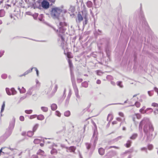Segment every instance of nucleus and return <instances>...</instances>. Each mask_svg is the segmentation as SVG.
Returning <instances> with one entry per match:
<instances>
[{
	"instance_id": "nucleus-8",
	"label": "nucleus",
	"mask_w": 158,
	"mask_h": 158,
	"mask_svg": "<svg viewBox=\"0 0 158 158\" xmlns=\"http://www.w3.org/2000/svg\"><path fill=\"white\" fill-rule=\"evenodd\" d=\"M41 6L43 8L47 9L49 7V2L46 0H43L41 2Z\"/></svg>"
},
{
	"instance_id": "nucleus-50",
	"label": "nucleus",
	"mask_w": 158,
	"mask_h": 158,
	"mask_svg": "<svg viewBox=\"0 0 158 158\" xmlns=\"http://www.w3.org/2000/svg\"><path fill=\"white\" fill-rule=\"evenodd\" d=\"M22 89H21V90H20V93L23 94L26 91V89L23 88V87H22Z\"/></svg>"
},
{
	"instance_id": "nucleus-56",
	"label": "nucleus",
	"mask_w": 158,
	"mask_h": 158,
	"mask_svg": "<svg viewBox=\"0 0 158 158\" xmlns=\"http://www.w3.org/2000/svg\"><path fill=\"white\" fill-rule=\"evenodd\" d=\"M98 138L97 136H96L94 139V144L95 145L97 143V141L98 140Z\"/></svg>"
},
{
	"instance_id": "nucleus-32",
	"label": "nucleus",
	"mask_w": 158,
	"mask_h": 158,
	"mask_svg": "<svg viewBox=\"0 0 158 158\" xmlns=\"http://www.w3.org/2000/svg\"><path fill=\"white\" fill-rule=\"evenodd\" d=\"M64 115L65 116L69 117L70 115V112L69 110H67L64 112Z\"/></svg>"
},
{
	"instance_id": "nucleus-41",
	"label": "nucleus",
	"mask_w": 158,
	"mask_h": 158,
	"mask_svg": "<svg viewBox=\"0 0 158 158\" xmlns=\"http://www.w3.org/2000/svg\"><path fill=\"white\" fill-rule=\"evenodd\" d=\"M65 128V127H63V129H62L56 132V133L57 134H61L63 131H65V128Z\"/></svg>"
},
{
	"instance_id": "nucleus-29",
	"label": "nucleus",
	"mask_w": 158,
	"mask_h": 158,
	"mask_svg": "<svg viewBox=\"0 0 158 158\" xmlns=\"http://www.w3.org/2000/svg\"><path fill=\"white\" fill-rule=\"evenodd\" d=\"M105 51L107 56L109 58L110 56V52L109 48H106L105 49Z\"/></svg>"
},
{
	"instance_id": "nucleus-24",
	"label": "nucleus",
	"mask_w": 158,
	"mask_h": 158,
	"mask_svg": "<svg viewBox=\"0 0 158 158\" xmlns=\"http://www.w3.org/2000/svg\"><path fill=\"white\" fill-rule=\"evenodd\" d=\"M51 109L52 110H55L57 108V106L55 103H53L51 106Z\"/></svg>"
},
{
	"instance_id": "nucleus-13",
	"label": "nucleus",
	"mask_w": 158,
	"mask_h": 158,
	"mask_svg": "<svg viewBox=\"0 0 158 158\" xmlns=\"http://www.w3.org/2000/svg\"><path fill=\"white\" fill-rule=\"evenodd\" d=\"M64 53L68 58H72L73 57L72 53L70 52H65V51H64Z\"/></svg>"
},
{
	"instance_id": "nucleus-4",
	"label": "nucleus",
	"mask_w": 158,
	"mask_h": 158,
	"mask_svg": "<svg viewBox=\"0 0 158 158\" xmlns=\"http://www.w3.org/2000/svg\"><path fill=\"white\" fill-rule=\"evenodd\" d=\"M83 17L80 12H79L77 16V18L76 19V21L77 23H80L83 20L84 18V20L83 22V26H85L87 23L88 14L86 13L83 14Z\"/></svg>"
},
{
	"instance_id": "nucleus-39",
	"label": "nucleus",
	"mask_w": 158,
	"mask_h": 158,
	"mask_svg": "<svg viewBox=\"0 0 158 158\" xmlns=\"http://www.w3.org/2000/svg\"><path fill=\"white\" fill-rule=\"evenodd\" d=\"M39 125L38 124H36L33 127V131L35 132L37 130L38 127Z\"/></svg>"
},
{
	"instance_id": "nucleus-49",
	"label": "nucleus",
	"mask_w": 158,
	"mask_h": 158,
	"mask_svg": "<svg viewBox=\"0 0 158 158\" xmlns=\"http://www.w3.org/2000/svg\"><path fill=\"white\" fill-rule=\"evenodd\" d=\"M7 75L6 74H3L2 75L1 77L3 79H5L7 78Z\"/></svg>"
},
{
	"instance_id": "nucleus-38",
	"label": "nucleus",
	"mask_w": 158,
	"mask_h": 158,
	"mask_svg": "<svg viewBox=\"0 0 158 158\" xmlns=\"http://www.w3.org/2000/svg\"><path fill=\"white\" fill-rule=\"evenodd\" d=\"M41 109L43 111L46 112L48 111V109L47 107L42 106L41 108Z\"/></svg>"
},
{
	"instance_id": "nucleus-7",
	"label": "nucleus",
	"mask_w": 158,
	"mask_h": 158,
	"mask_svg": "<svg viewBox=\"0 0 158 158\" xmlns=\"http://www.w3.org/2000/svg\"><path fill=\"white\" fill-rule=\"evenodd\" d=\"M15 123V118L14 117L13 118L12 120L10 122L9 126L7 128L9 130H11L12 131L13 129Z\"/></svg>"
},
{
	"instance_id": "nucleus-47",
	"label": "nucleus",
	"mask_w": 158,
	"mask_h": 158,
	"mask_svg": "<svg viewBox=\"0 0 158 158\" xmlns=\"http://www.w3.org/2000/svg\"><path fill=\"white\" fill-rule=\"evenodd\" d=\"M32 110H26L25 111V112L27 114H30L32 113Z\"/></svg>"
},
{
	"instance_id": "nucleus-54",
	"label": "nucleus",
	"mask_w": 158,
	"mask_h": 158,
	"mask_svg": "<svg viewBox=\"0 0 158 158\" xmlns=\"http://www.w3.org/2000/svg\"><path fill=\"white\" fill-rule=\"evenodd\" d=\"M153 147V146L152 144H149L148 145V148L149 150H151Z\"/></svg>"
},
{
	"instance_id": "nucleus-36",
	"label": "nucleus",
	"mask_w": 158,
	"mask_h": 158,
	"mask_svg": "<svg viewBox=\"0 0 158 158\" xmlns=\"http://www.w3.org/2000/svg\"><path fill=\"white\" fill-rule=\"evenodd\" d=\"M44 153V151L40 149L38 151L37 153V154L40 155H43Z\"/></svg>"
},
{
	"instance_id": "nucleus-45",
	"label": "nucleus",
	"mask_w": 158,
	"mask_h": 158,
	"mask_svg": "<svg viewBox=\"0 0 158 158\" xmlns=\"http://www.w3.org/2000/svg\"><path fill=\"white\" fill-rule=\"evenodd\" d=\"M32 69L33 68H31L25 72V73L26 75H27L28 73H31L32 71Z\"/></svg>"
},
{
	"instance_id": "nucleus-10",
	"label": "nucleus",
	"mask_w": 158,
	"mask_h": 158,
	"mask_svg": "<svg viewBox=\"0 0 158 158\" xmlns=\"http://www.w3.org/2000/svg\"><path fill=\"white\" fill-rule=\"evenodd\" d=\"M36 89V86L35 85L31 88H30L27 91V92L26 94L27 95H31L32 94V92L35 91Z\"/></svg>"
},
{
	"instance_id": "nucleus-11",
	"label": "nucleus",
	"mask_w": 158,
	"mask_h": 158,
	"mask_svg": "<svg viewBox=\"0 0 158 158\" xmlns=\"http://www.w3.org/2000/svg\"><path fill=\"white\" fill-rule=\"evenodd\" d=\"M12 131L11 130L7 129L4 135V136L6 138H7L10 135Z\"/></svg>"
},
{
	"instance_id": "nucleus-1",
	"label": "nucleus",
	"mask_w": 158,
	"mask_h": 158,
	"mask_svg": "<svg viewBox=\"0 0 158 158\" xmlns=\"http://www.w3.org/2000/svg\"><path fill=\"white\" fill-rule=\"evenodd\" d=\"M62 10L60 7H55L52 8L51 14L52 17L54 19H57L59 21H62V18L64 17L62 13Z\"/></svg>"
},
{
	"instance_id": "nucleus-3",
	"label": "nucleus",
	"mask_w": 158,
	"mask_h": 158,
	"mask_svg": "<svg viewBox=\"0 0 158 158\" xmlns=\"http://www.w3.org/2000/svg\"><path fill=\"white\" fill-rule=\"evenodd\" d=\"M140 19L142 21V27L143 28L145 29V30L150 29V27L149 26L147 21L146 20L145 18L144 17V16L143 14V11L142 10V4H140Z\"/></svg>"
},
{
	"instance_id": "nucleus-15",
	"label": "nucleus",
	"mask_w": 158,
	"mask_h": 158,
	"mask_svg": "<svg viewBox=\"0 0 158 158\" xmlns=\"http://www.w3.org/2000/svg\"><path fill=\"white\" fill-rule=\"evenodd\" d=\"M146 114H149L153 112V110L151 108H148L146 109Z\"/></svg>"
},
{
	"instance_id": "nucleus-51",
	"label": "nucleus",
	"mask_w": 158,
	"mask_h": 158,
	"mask_svg": "<svg viewBox=\"0 0 158 158\" xmlns=\"http://www.w3.org/2000/svg\"><path fill=\"white\" fill-rule=\"evenodd\" d=\"M92 122L94 127L95 128L94 130H95V131H97V126L96 123L93 121H92Z\"/></svg>"
},
{
	"instance_id": "nucleus-27",
	"label": "nucleus",
	"mask_w": 158,
	"mask_h": 158,
	"mask_svg": "<svg viewBox=\"0 0 158 158\" xmlns=\"http://www.w3.org/2000/svg\"><path fill=\"white\" fill-rule=\"evenodd\" d=\"M44 118V116L42 114H40L37 116V119L39 120H42Z\"/></svg>"
},
{
	"instance_id": "nucleus-52",
	"label": "nucleus",
	"mask_w": 158,
	"mask_h": 158,
	"mask_svg": "<svg viewBox=\"0 0 158 158\" xmlns=\"http://www.w3.org/2000/svg\"><path fill=\"white\" fill-rule=\"evenodd\" d=\"M4 11L3 10H0V17H2L4 16Z\"/></svg>"
},
{
	"instance_id": "nucleus-19",
	"label": "nucleus",
	"mask_w": 158,
	"mask_h": 158,
	"mask_svg": "<svg viewBox=\"0 0 158 158\" xmlns=\"http://www.w3.org/2000/svg\"><path fill=\"white\" fill-rule=\"evenodd\" d=\"M71 152H74L76 149V147L74 146H71L69 147L68 149Z\"/></svg>"
},
{
	"instance_id": "nucleus-33",
	"label": "nucleus",
	"mask_w": 158,
	"mask_h": 158,
	"mask_svg": "<svg viewBox=\"0 0 158 158\" xmlns=\"http://www.w3.org/2000/svg\"><path fill=\"white\" fill-rule=\"evenodd\" d=\"M117 85L121 88L123 87V85H122V82L121 81H117Z\"/></svg>"
},
{
	"instance_id": "nucleus-53",
	"label": "nucleus",
	"mask_w": 158,
	"mask_h": 158,
	"mask_svg": "<svg viewBox=\"0 0 158 158\" xmlns=\"http://www.w3.org/2000/svg\"><path fill=\"white\" fill-rule=\"evenodd\" d=\"M56 114L57 116H58V117H60V115H61V114L60 113V112L58 111V110H56Z\"/></svg>"
},
{
	"instance_id": "nucleus-28",
	"label": "nucleus",
	"mask_w": 158,
	"mask_h": 158,
	"mask_svg": "<svg viewBox=\"0 0 158 158\" xmlns=\"http://www.w3.org/2000/svg\"><path fill=\"white\" fill-rule=\"evenodd\" d=\"M57 153V151L56 149L53 148L51 151V153L52 155L56 154Z\"/></svg>"
},
{
	"instance_id": "nucleus-23",
	"label": "nucleus",
	"mask_w": 158,
	"mask_h": 158,
	"mask_svg": "<svg viewBox=\"0 0 158 158\" xmlns=\"http://www.w3.org/2000/svg\"><path fill=\"white\" fill-rule=\"evenodd\" d=\"M34 134V132L33 131H29L27 132V135L29 137H31Z\"/></svg>"
},
{
	"instance_id": "nucleus-17",
	"label": "nucleus",
	"mask_w": 158,
	"mask_h": 158,
	"mask_svg": "<svg viewBox=\"0 0 158 158\" xmlns=\"http://www.w3.org/2000/svg\"><path fill=\"white\" fill-rule=\"evenodd\" d=\"M75 86L76 87V88H74V92L75 93V94L77 98H80V96L78 94V90L77 88V87L76 85H75Z\"/></svg>"
},
{
	"instance_id": "nucleus-42",
	"label": "nucleus",
	"mask_w": 158,
	"mask_h": 158,
	"mask_svg": "<svg viewBox=\"0 0 158 158\" xmlns=\"http://www.w3.org/2000/svg\"><path fill=\"white\" fill-rule=\"evenodd\" d=\"M156 39V38H155V37L154 36H152V35H149V36H148V38H147V40H152L155 39Z\"/></svg>"
},
{
	"instance_id": "nucleus-60",
	"label": "nucleus",
	"mask_w": 158,
	"mask_h": 158,
	"mask_svg": "<svg viewBox=\"0 0 158 158\" xmlns=\"http://www.w3.org/2000/svg\"><path fill=\"white\" fill-rule=\"evenodd\" d=\"M64 50V51H65V52H69V48H68V46H66L64 48V49H63Z\"/></svg>"
},
{
	"instance_id": "nucleus-5",
	"label": "nucleus",
	"mask_w": 158,
	"mask_h": 158,
	"mask_svg": "<svg viewBox=\"0 0 158 158\" xmlns=\"http://www.w3.org/2000/svg\"><path fill=\"white\" fill-rule=\"evenodd\" d=\"M63 20L60 21L59 23V32L62 34L64 33L66 30V27L67 26V23L65 22V18L64 17L62 18Z\"/></svg>"
},
{
	"instance_id": "nucleus-48",
	"label": "nucleus",
	"mask_w": 158,
	"mask_h": 158,
	"mask_svg": "<svg viewBox=\"0 0 158 158\" xmlns=\"http://www.w3.org/2000/svg\"><path fill=\"white\" fill-rule=\"evenodd\" d=\"M117 104H119V105H123L124 103H111L109 104H108L105 107H106L109 106L113 105H117Z\"/></svg>"
},
{
	"instance_id": "nucleus-6",
	"label": "nucleus",
	"mask_w": 158,
	"mask_h": 158,
	"mask_svg": "<svg viewBox=\"0 0 158 158\" xmlns=\"http://www.w3.org/2000/svg\"><path fill=\"white\" fill-rule=\"evenodd\" d=\"M137 56H138V52H137L133 51V57L134 58L133 61L134 62V64L133 66V68L135 69H136L138 65L137 63Z\"/></svg>"
},
{
	"instance_id": "nucleus-37",
	"label": "nucleus",
	"mask_w": 158,
	"mask_h": 158,
	"mask_svg": "<svg viewBox=\"0 0 158 158\" xmlns=\"http://www.w3.org/2000/svg\"><path fill=\"white\" fill-rule=\"evenodd\" d=\"M85 144V146H86L87 149L88 150L91 148V145L90 143H86Z\"/></svg>"
},
{
	"instance_id": "nucleus-30",
	"label": "nucleus",
	"mask_w": 158,
	"mask_h": 158,
	"mask_svg": "<svg viewBox=\"0 0 158 158\" xmlns=\"http://www.w3.org/2000/svg\"><path fill=\"white\" fill-rule=\"evenodd\" d=\"M31 98L33 100L36 101L38 98L37 94H35L32 95L31 96Z\"/></svg>"
},
{
	"instance_id": "nucleus-58",
	"label": "nucleus",
	"mask_w": 158,
	"mask_h": 158,
	"mask_svg": "<svg viewBox=\"0 0 158 158\" xmlns=\"http://www.w3.org/2000/svg\"><path fill=\"white\" fill-rule=\"evenodd\" d=\"M43 15L41 14L40 15V16L39 17L38 19L40 21H43Z\"/></svg>"
},
{
	"instance_id": "nucleus-12",
	"label": "nucleus",
	"mask_w": 158,
	"mask_h": 158,
	"mask_svg": "<svg viewBox=\"0 0 158 158\" xmlns=\"http://www.w3.org/2000/svg\"><path fill=\"white\" fill-rule=\"evenodd\" d=\"M70 74L71 79L72 82L73 86L74 85V83H75V79L74 75L73 73L72 72V71H70Z\"/></svg>"
},
{
	"instance_id": "nucleus-61",
	"label": "nucleus",
	"mask_w": 158,
	"mask_h": 158,
	"mask_svg": "<svg viewBox=\"0 0 158 158\" xmlns=\"http://www.w3.org/2000/svg\"><path fill=\"white\" fill-rule=\"evenodd\" d=\"M141 151H145V152H146V153H147V149L146 148H145V147L142 148H141Z\"/></svg>"
},
{
	"instance_id": "nucleus-26",
	"label": "nucleus",
	"mask_w": 158,
	"mask_h": 158,
	"mask_svg": "<svg viewBox=\"0 0 158 158\" xmlns=\"http://www.w3.org/2000/svg\"><path fill=\"white\" fill-rule=\"evenodd\" d=\"M81 85L83 87L87 88L88 87V83L87 81H85L81 83Z\"/></svg>"
},
{
	"instance_id": "nucleus-64",
	"label": "nucleus",
	"mask_w": 158,
	"mask_h": 158,
	"mask_svg": "<svg viewBox=\"0 0 158 158\" xmlns=\"http://www.w3.org/2000/svg\"><path fill=\"white\" fill-rule=\"evenodd\" d=\"M153 112L155 115H156L158 114V109H156Z\"/></svg>"
},
{
	"instance_id": "nucleus-59",
	"label": "nucleus",
	"mask_w": 158,
	"mask_h": 158,
	"mask_svg": "<svg viewBox=\"0 0 158 158\" xmlns=\"http://www.w3.org/2000/svg\"><path fill=\"white\" fill-rule=\"evenodd\" d=\"M58 88L57 85H56L54 87V88L53 89V92L54 93H55L57 91V89Z\"/></svg>"
},
{
	"instance_id": "nucleus-34",
	"label": "nucleus",
	"mask_w": 158,
	"mask_h": 158,
	"mask_svg": "<svg viewBox=\"0 0 158 158\" xmlns=\"http://www.w3.org/2000/svg\"><path fill=\"white\" fill-rule=\"evenodd\" d=\"M41 142L40 139H35L34 140L33 142L34 143L36 144H38L40 143Z\"/></svg>"
},
{
	"instance_id": "nucleus-18",
	"label": "nucleus",
	"mask_w": 158,
	"mask_h": 158,
	"mask_svg": "<svg viewBox=\"0 0 158 158\" xmlns=\"http://www.w3.org/2000/svg\"><path fill=\"white\" fill-rule=\"evenodd\" d=\"M136 119H138V113L135 114V115H133L132 117L133 120L134 122L135 125H136L135 123L136 122Z\"/></svg>"
},
{
	"instance_id": "nucleus-21",
	"label": "nucleus",
	"mask_w": 158,
	"mask_h": 158,
	"mask_svg": "<svg viewBox=\"0 0 158 158\" xmlns=\"http://www.w3.org/2000/svg\"><path fill=\"white\" fill-rule=\"evenodd\" d=\"M131 141L130 140H128L127 143L125 144L124 145L127 148H129L131 146Z\"/></svg>"
},
{
	"instance_id": "nucleus-40",
	"label": "nucleus",
	"mask_w": 158,
	"mask_h": 158,
	"mask_svg": "<svg viewBox=\"0 0 158 158\" xmlns=\"http://www.w3.org/2000/svg\"><path fill=\"white\" fill-rule=\"evenodd\" d=\"M6 90L7 94L9 95H10L12 94L10 90L8 88H6Z\"/></svg>"
},
{
	"instance_id": "nucleus-9",
	"label": "nucleus",
	"mask_w": 158,
	"mask_h": 158,
	"mask_svg": "<svg viewBox=\"0 0 158 158\" xmlns=\"http://www.w3.org/2000/svg\"><path fill=\"white\" fill-rule=\"evenodd\" d=\"M58 42L59 44H60V46L62 49H64V48L66 46H68V44L65 40H58Z\"/></svg>"
},
{
	"instance_id": "nucleus-20",
	"label": "nucleus",
	"mask_w": 158,
	"mask_h": 158,
	"mask_svg": "<svg viewBox=\"0 0 158 158\" xmlns=\"http://www.w3.org/2000/svg\"><path fill=\"white\" fill-rule=\"evenodd\" d=\"M146 107L145 106H143L142 108L140 109L139 110V111L141 114H144L146 113Z\"/></svg>"
},
{
	"instance_id": "nucleus-35",
	"label": "nucleus",
	"mask_w": 158,
	"mask_h": 158,
	"mask_svg": "<svg viewBox=\"0 0 158 158\" xmlns=\"http://www.w3.org/2000/svg\"><path fill=\"white\" fill-rule=\"evenodd\" d=\"M12 95H15L17 93L15 89L14 88H12L10 89Z\"/></svg>"
},
{
	"instance_id": "nucleus-44",
	"label": "nucleus",
	"mask_w": 158,
	"mask_h": 158,
	"mask_svg": "<svg viewBox=\"0 0 158 158\" xmlns=\"http://www.w3.org/2000/svg\"><path fill=\"white\" fill-rule=\"evenodd\" d=\"M27 97V95H25V96H23L22 97H21L20 98V99L18 102V103H20L22 100H24V99L26 98Z\"/></svg>"
},
{
	"instance_id": "nucleus-57",
	"label": "nucleus",
	"mask_w": 158,
	"mask_h": 158,
	"mask_svg": "<svg viewBox=\"0 0 158 158\" xmlns=\"http://www.w3.org/2000/svg\"><path fill=\"white\" fill-rule=\"evenodd\" d=\"M152 106H154V107H158V104L157 103L153 102L152 103Z\"/></svg>"
},
{
	"instance_id": "nucleus-2",
	"label": "nucleus",
	"mask_w": 158,
	"mask_h": 158,
	"mask_svg": "<svg viewBox=\"0 0 158 158\" xmlns=\"http://www.w3.org/2000/svg\"><path fill=\"white\" fill-rule=\"evenodd\" d=\"M149 123V119L147 118H144L140 122L139 124V130H142V125L145 124L144 126L143 130L144 132L147 133L148 131V127Z\"/></svg>"
},
{
	"instance_id": "nucleus-16",
	"label": "nucleus",
	"mask_w": 158,
	"mask_h": 158,
	"mask_svg": "<svg viewBox=\"0 0 158 158\" xmlns=\"http://www.w3.org/2000/svg\"><path fill=\"white\" fill-rule=\"evenodd\" d=\"M98 151L99 154L101 155H103L104 154V149L102 148H99Z\"/></svg>"
},
{
	"instance_id": "nucleus-31",
	"label": "nucleus",
	"mask_w": 158,
	"mask_h": 158,
	"mask_svg": "<svg viewBox=\"0 0 158 158\" xmlns=\"http://www.w3.org/2000/svg\"><path fill=\"white\" fill-rule=\"evenodd\" d=\"M137 136L138 134H137L134 133L130 137V138L132 139H134L137 137Z\"/></svg>"
},
{
	"instance_id": "nucleus-63",
	"label": "nucleus",
	"mask_w": 158,
	"mask_h": 158,
	"mask_svg": "<svg viewBox=\"0 0 158 158\" xmlns=\"http://www.w3.org/2000/svg\"><path fill=\"white\" fill-rule=\"evenodd\" d=\"M69 98H67L66 100H65V105H68L69 104Z\"/></svg>"
},
{
	"instance_id": "nucleus-62",
	"label": "nucleus",
	"mask_w": 158,
	"mask_h": 158,
	"mask_svg": "<svg viewBox=\"0 0 158 158\" xmlns=\"http://www.w3.org/2000/svg\"><path fill=\"white\" fill-rule=\"evenodd\" d=\"M83 81V79L82 78H77V81L78 83H80Z\"/></svg>"
},
{
	"instance_id": "nucleus-43",
	"label": "nucleus",
	"mask_w": 158,
	"mask_h": 158,
	"mask_svg": "<svg viewBox=\"0 0 158 158\" xmlns=\"http://www.w3.org/2000/svg\"><path fill=\"white\" fill-rule=\"evenodd\" d=\"M5 107V102H3V104L2 106V108H1V113L3 111Z\"/></svg>"
},
{
	"instance_id": "nucleus-14",
	"label": "nucleus",
	"mask_w": 158,
	"mask_h": 158,
	"mask_svg": "<svg viewBox=\"0 0 158 158\" xmlns=\"http://www.w3.org/2000/svg\"><path fill=\"white\" fill-rule=\"evenodd\" d=\"M148 125V131L150 132H152L154 131V128L152 124L149 122Z\"/></svg>"
},
{
	"instance_id": "nucleus-25",
	"label": "nucleus",
	"mask_w": 158,
	"mask_h": 158,
	"mask_svg": "<svg viewBox=\"0 0 158 158\" xmlns=\"http://www.w3.org/2000/svg\"><path fill=\"white\" fill-rule=\"evenodd\" d=\"M86 5L88 8H91L93 6V3L90 1H88L86 3Z\"/></svg>"
},
{
	"instance_id": "nucleus-46",
	"label": "nucleus",
	"mask_w": 158,
	"mask_h": 158,
	"mask_svg": "<svg viewBox=\"0 0 158 158\" xmlns=\"http://www.w3.org/2000/svg\"><path fill=\"white\" fill-rule=\"evenodd\" d=\"M23 38H25V39H28L27 38L25 37H23L22 36H16L14 38V39H22Z\"/></svg>"
},
{
	"instance_id": "nucleus-55",
	"label": "nucleus",
	"mask_w": 158,
	"mask_h": 158,
	"mask_svg": "<svg viewBox=\"0 0 158 158\" xmlns=\"http://www.w3.org/2000/svg\"><path fill=\"white\" fill-rule=\"evenodd\" d=\"M72 94V92L70 89L69 90L67 98L70 99Z\"/></svg>"
},
{
	"instance_id": "nucleus-22",
	"label": "nucleus",
	"mask_w": 158,
	"mask_h": 158,
	"mask_svg": "<svg viewBox=\"0 0 158 158\" xmlns=\"http://www.w3.org/2000/svg\"><path fill=\"white\" fill-rule=\"evenodd\" d=\"M68 62L69 64V66L70 69V71H72V68H73V65L72 63V60L70 59L68 60Z\"/></svg>"
}]
</instances>
